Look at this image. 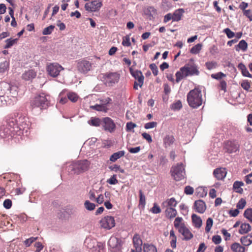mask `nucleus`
<instances>
[{"label":"nucleus","mask_w":252,"mask_h":252,"mask_svg":"<svg viewBox=\"0 0 252 252\" xmlns=\"http://www.w3.org/2000/svg\"><path fill=\"white\" fill-rule=\"evenodd\" d=\"M220 87L221 90L224 92H226L227 83L226 82L223 80H221L220 83Z\"/></svg>","instance_id":"obj_61"},{"label":"nucleus","mask_w":252,"mask_h":252,"mask_svg":"<svg viewBox=\"0 0 252 252\" xmlns=\"http://www.w3.org/2000/svg\"><path fill=\"white\" fill-rule=\"evenodd\" d=\"M221 232L224 236V239L225 241H227L230 239L231 235L230 234L227 232V230L222 229L221 230Z\"/></svg>","instance_id":"obj_62"},{"label":"nucleus","mask_w":252,"mask_h":252,"mask_svg":"<svg viewBox=\"0 0 252 252\" xmlns=\"http://www.w3.org/2000/svg\"><path fill=\"white\" fill-rule=\"evenodd\" d=\"M107 182L110 185H115L118 183V180L116 179V176L114 175L110 179L107 180Z\"/></svg>","instance_id":"obj_59"},{"label":"nucleus","mask_w":252,"mask_h":252,"mask_svg":"<svg viewBox=\"0 0 252 252\" xmlns=\"http://www.w3.org/2000/svg\"><path fill=\"white\" fill-rule=\"evenodd\" d=\"M195 194L198 197H203L207 194V190L203 187H198L196 189Z\"/></svg>","instance_id":"obj_32"},{"label":"nucleus","mask_w":252,"mask_h":252,"mask_svg":"<svg viewBox=\"0 0 252 252\" xmlns=\"http://www.w3.org/2000/svg\"><path fill=\"white\" fill-rule=\"evenodd\" d=\"M67 97L69 100L73 102H75L78 99L77 95L74 93H69L67 94Z\"/></svg>","instance_id":"obj_43"},{"label":"nucleus","mask_w":252,"mask_h":252,"mask_svg":"<svg viewBox=\"0 0 252 252\" xmlns=\"http://www.w3.org/2000/svg\"><path fill=\"white\" fill-rule=\"evenodd\" d=\"M36 76V73L32 70H29L22 75V78L25 80H30Z\"/></svg>","instance_id":"obj_24"},{"label":"nucleus","mask_w":252,"mask_h":252,"mask_svg":"<svg viewBox=\"0 0 252 252\" xmlns=\"http://www.w3.org/2000/svg\"><path fill=\"white\" fill-rule=\"evenodd\" d=\"M115 221H100L101 228L105 230L111 229L115 226Z\"/></svg>","instance_id":"obj_25"},{"label":"nucleus","mask_w":252,"mask_h":252,"mask_svg":"<svg viewBox=\"0 0 252 252\" xmlns=\"http://www.w3.org/2000/svg\"><path fill=\"white\" fill-rule=\"evenodd\" d=\"M125 152L124 151H120L116 153H114L113 154L111 155L110 158V160L112 162H115L118 159L122 157L125 155Z\"/></svg>","instance_id":"obj_28"},{"label":"nucleus","mask_w":252,"mask_h":252,"mask_svg":"<svg viewBox=\"0 0 252 252\" xmlns=\"http://www.w3.org/2000/svg\"><path fill=\"white\" fill-rule=\"evenodd\" d=\"M84 245L92 252H103L104 248V245L103 243L98 242L95 239L90 237L85 239Z\"/></svg>","instance_id":"obj_4"},{"label":"nucleus","mask_w":252,"mask_h":252,"mask_svg":"<svg viewBox=\"0 0 252 252\" xmlns=\"http://www.w3.org/2000/svg\"><path fill=\"white\" fill-rule=\"evenodd\" d=\"M174 227L178 230L179 232L183 235L185 240H188L192 238V234L184 224H179V223H174Z\"/></svg>","instance_id":"obj_8"},{"label":"nucleus","mask_w":252,"mask_h":252,"mask_svg":"<svg viewBox=\"0 0 252 252\" xmlns=\"http://www.w3.org/2000/svg\"><path fill=\"white\" fill-rule=\"evenodd\" d=\"M200 72L196 64H187L181 68L180 70L176 72V81L179 82L184 77L188 76H198Z\"/></svg>","instance_id":"obj_2"},{"label":"nucleus","mask_w":252,"mask_h":252,"mask_svg":"<svg viewBox=\"0 0 252 252\" xmlns=\"http://www.w3.org/2000/svg\"><path fill=\"white\" fill-rule=\"evenodd\" d=\"M122 45L126 47H129L130 46L131 43L130 42V38L128 35H126L123 37Z\"/></svg>","instance_id":"obj_49"},{"label":"nucleus","mask_w":252,"mask_h":252,"mask_svg":"<svg viewBox=\"0 0 252 252\" xmlns=\"http://www.w3.org/2000/svg\"><path fill=\"white\" fill-rule=\"evenodd\" d=\"M85 208L89 211L94 210L95 207L94 203L90 202L89 200H86L84 203Z\"/></svg>","instance_id":"obj_42"},{"label":"nucleus","mask_w":252,"mask_h":252,"mask_svg":"<svg viewBox=\"0 0 252 252\" xmlns=\"http://www.w3.org/2000/svg\"><path fill=\"white\" fill-rule=\"evenodd\" d=\"M212 241L215 244L218 245V244H220L221 241V237L218 235H214L212 237Z\"/></svg>","instance_id":"obj_58"},{"label":"nucleus","mask_w":252,"mask_h":252,"mask_svg":"<svg viewBox=\"0 0 252 252\" xmlns=\"http://www.w3.org/2000/svg\"><path fill=\"white\" fill-rule=\"evenodd\" d=\"M37 239V237H31L29 239H26L24 243L26 247H29L30 245L33 243L35 241H36Z\"/></svg>","instance_id":"obj_48"},{"label":"nucleus","mask_w":252,"mask_h":252,"mask_svg":"<svg viewBox=\"0 0 252 252\" xmlns=\"http://www.w3.org/2000/svg\"><path fill=\"white\" fill-rule=\"evenodd\" d=\"M185 193L187 195L192 194L194 192V189L190 186H187L185 188Z\"/></svg>","instance_id":"obj_56"},{"label":"nucleus","mask_w":252,"mask_h":252,"mask_svg":"<svg viewBox=\"0 0 252 252\" xmlns=\"http://www.w3.org/2000/svg\"><path fill=\"white\" fill-rule=\"evenodd\" d=\"M9 62L5 61L0 64V73L5 72L9 67Z\"/></svg>","instance_id":"obj_40"},{"label":"nucleus","mask_w":252,"mask_h":252,"mask_svg":"<svg viewBox=\"0 0 252 252\" xmlns=\"http://www.w3.org/2000/svg\"><path fill=\"white\" fill-rule=\"evenodd\" d=\"M122 243V240L119 236L117 235H113L108 241L109 249L112 252H116L121 249Z\"/></svg>","instance_id":"obj_6"},{"label":"nucleus","mask_w":252,"mask_h":252,"mask_svg":"<svg viewBox=\"0 0 252 252\" xmlns=\"http://www.w3.org/2000/svg\"><path fill=\"white\" fill-rule=\"evenodd\" d=\"M150 68L152 71L153 74L155 76H157L158 74V70L157 66L155 63H152L150 65Z\"/></svg>","instance_id":"obj_57"},{"label":"nucleus","mask_w":252,"mask_h":252,"mask_svg":"<svg viewBox=\"0 0 252 252\" xmlns=\"http://www.w3.org/2000/svg\"><path fill=\"white\" fill-rule=\"evenodd\" d=\"M194 207L196 211L200 213H203L206 210L205 203L201 200L195 201Z\"/></svg>","instance_id":"obj_19"},{"label":"nucleus","mask_w":252,"mask_h":252,"mask_svg":"<svg viewBox=\"0 0 252 252\" xmlns=\"http://www.w3.org/2000/svg\"><path fill=\"white\" fill-rule=\"evenodd\" d=\"M162 209L165 211V216L168 219L173 217V197L167 199L162 203Z\"/></svg>","instance_id":"obj_7"},{"label":"nucleus","mask_w":252,"mask_h":252,"mask_svg":"<svg viewBox=\"0 0 252 252\" xmlns=\"http://www.w3.org/2000/svg\"><path fill=\"white\" fill-rule=\"evenodd\" d=\"M185 171L183 163L178 164L174 167V180L180 181L185 178Z\"/></svg>","instance_id":"obj_12"},{"label":"nucleus","mask_w":252,"mask_h":252,"mask_svg":"<svg viewBox=\"0 0 252 252\" xmlns=\"http://www.w3.org/2000/svg\"><path fill=\"white\" fill-rule=\"evenodd\" d=\"M142 136L149 143H151L152 142V138L151 136L147 133L144 132L142 134Z\"/></svg>","instance_id":"obj_64"},{"label":"nucleus","mask_w":252,"mask_h":252,"mask_svg":"<svg viewBox=\"0 0 252 252\" xmlns=\"http://www.w3.org/2000/svg\"><path fill=\"white\" fill-rule=\"evenodd\" d=\"M130 72L132 76L137 80L139 83V86L141 87L144 83V77L140 70H133L131 68L129 69Z\"/></svg>","instance_id":"obj_15"},{"label":"nucleus","mask_w":252,"mask_h":252,"mask_svg":"<svg viewBox=\"0 0 252 252\" xmlns=\"http://www.w3.org/2000/svg\"><path fill=\"white\" fill-rule=\"evenodd\" d=\"M248 48V44L244 40H241L238 44L235 46V50L237 51H239L240 50L245 51Z\"/></svg>","instance_id":"obj_27"},{"label":"nucleus","mask_w":252,"mask_h":252,"mask_svg":"<svg viewBox=\"0 0 252 252\" xmlns=\"http://www.w3.org/2000/svg\"><path fill=\"white\" fill-rule=\"evenodd\" d=\"M184 12V9L183 8H179L175 10L174 11V21H180Z\"/></svg>","instance_id":"obj_33"},{"label":"nucleus","mask_w":252,"mask_h":252,"mask_svg":"<svg viewBox=\"0 0 252 252\" xmlns=\"http://www.w3.org/2000/svg\"><path fill=\"white\" fill-rule=\"evenodd\" d=\"M139 192L140 197L139 206L144 208L146 204L145 196L141 190H140Z\"/></svg>","instance_id":"obj_37"},{"label":"nucleus","mask_w":252,"mask_h":252,"mask_svg":"<svg viewBox=\"0 0 252 252\" xmlns=\"http://www.w3.org/2000/svg\"><path fill=\"white\" fill-rule=\"evenodd\" d=\"M89 161L87 160H84L70 164L68 166V169L74 174H78L87 171L89 168Z\"/></svg>","instance_id":"obj_5"},{"label":"nucleus","mask_w":252,"mask_h":252,"mask_svg":"<svg viewBox=\"0 0 252 252\" xmlns=\"http://www.w3.org/2000/svg\"><path fill=\"white\" fill-rule=\"evenodd\" d=\"M163 144L165 148L171 149L173 144V136L172 135H166L163 139Z\"/></svg>","instance_id":"obj_20"},{"label":"nucleus","mask_w":252,"mask_h":252,"mask_svg":"<svg viewBox=\"0 0 252 252\" xmlns=\"http://www.w3.org/2000/svg\"><path fill=\"white\" fill-rule=\"evenodd\" d=\"M241 87L246 91H249L250 87V83L248 80H244L241 84Z\"/></svg>","instance_id":"obj_54"},{"label":"nucleus","mask_w":252,"mask_h":252,"mask_svg":"<svg viewBox=\"0 0 252 252\" xmlns=\"http://www.w3.org/2000/svg\"><path fill=\"white\" fill-rule=\"evenodd\" d=\"M102 126L104 130L112 133L116 129V125L114 121L109 117H105L102 119Z\"/></svg>","instance_id":"obj_10"},{"label":"nucleus","mask_w":252,"mask_h":252,"mask_svg":"<svg viewBox=\"0 0 252 252\" xmlns=\"http://www.w3.org/2000/svg\"><path fill=\"white\" fill-rule=\"evenodd\" d=\"M226 173L225 168H217L213 172L214 176L219 180L223 179L225 177Z\"/></svg>","instance_id":"obj_17"},{"label":"nucleus","mask_w":252,"mask_h":252,"mask_svg":"<svg viewBox=\"0 0 252 252\" xmlns=\"http://www.w3.org/2000/svg\"><path fill=\"white\" fill-rule=\"evenodd\" d=\"M246 204V200L243 198H241L237 204V208L238 209H243L245 207Z\"/></svg>","instance_id":"obj_50"},{"label":"nucleus","mask_w":252,"mask_h":252,"mask_svg":"<svg viewBox=\"0 0 252 252\" xmlns=\"http://www.w3.org/2000/svg\"><path fill=\"white\" fill-rule=\"evenodd\" d=\"M211 77L216 80H220L222 78L226 76V75L221 72H218L215 74H212Z\"/></svg>","instance_id":"obj_45"},{"label":"nucleus","mask_w":252,"mask_h":252,"mask_svg":"<svg viewBox=\"0 0 252 252\" xmlns=\"http://www.w3.org/2000/svg\"><path fill=\"white\" fill-rule=\"evenodd\" d=\"M202 45L200 43L197 44L195 46H193L190 50V52L193 54H197L201 50Z\"/></svg>","instance_id":"obj_38"},{"label":"nucleus","mask_w":252,"mask_h":252,"mask_svg":"<svg viewBox=\"0 0 252 252\" xmlns=\"http://www.w3.org/2000/svg\"><path fill=\"white\" fill-rule=\"evenodd\" d=\"M88 123L90 125L94 126H99L100 125H102V122L98 118L92 117L91 119L88 121Z\"/></svg>","instance_id":"obj_26"},{"label":"nucleus","mask_w":252,"mask_h":252,"mask_svg":"<svg viewBox=\"0 0 252 252\" xmlns=\"http://www.w3.org/2000/svg\"><path fill=\"white\" fill-rule=\"evenodd\" d=\"M77 214L76 209L72 206H67L63 211V218L68 220Z\"/></svg>","instance_id":"obj_16"},{"label":"nucleus","mask_w":252,"mask_h":252,"mask_svg":"<svg viewBox=\"0 0 252 252\" xmlns=\"http://www.w3.org/2000/svg\"><path fill=\"white\" fill-rule=\"evenodd\" d=\"M3 204L5 208L9 209L12 206V201L10 199H7L4 201Z\"/></svg>","instance_id":"obj_60"},{"label":"nucleus","mask_w":252,"mask_h":252,"mask_svg":"<svg viewBox=\"0 0 252 252\" xmlns=\"http://www.w3.org/2000/svg\"><path fill=\"white\" fill-rule=\"evenodd\" d=\"M187 101L192 108L199 107L203 103L201 91L196 88L190 90L187 94Z\"/></svg>","instance_id":"obj_1"},{"label":"nucleus","mask_w":252,"mask_h":252,"mask_svg":"<svg viewBox=\"0 0 252 252\" xmlns=\"http://www.w3.org/2000/svg\"><path fill=\"white\" fill-rule=\"evenodd\" d=\"M92 63L87 60H81L78 62L77 68L79 72L83 73H87L91 70Z\"/></svg>","instance_id":"obj_14"},{"label":"nucleus","mask_w":252,"mask_h":252,"mask_svg":"<svg viewBox=\"0 0 252 252\" xmlns=\"http://www.w3.org/2000/svg\"><path fill=\"white\" fill-rule=\"evenodd\" d=\"M10 85L5 82L0 83V98L3 97L5 93L9 91Z\"/></svg>","instance_id":"obj_23"},{"label":"nucleus","mask_w":252,"mask_h":252,"mask_svg":"<svg viewBox=\"0 0 252 252\" xmlns=\"http://www.w3.org/2000/svg\"><path fill=\"white\" fill-rule=\"evenodd\" d=\"M49 101L44 94H41L35 96L31 101L32 108H39L40 109H45L49 106Z\"/></svg>","instance_id":"obj_3"},{"label":"nucleus","mask_w":252,"mask_h":252,"mask_svg":"<svg viewBox=\"0 0 252 252\" xmlns=\"http://www.w3.org/2000/svg\"><path fill=\"white\" fill-rule=\"evenodd\" d=\"M226 147L228 152L230 153H235L238 150V145L232 141L228 142Z\"/></svg>","instance_id":"obj_21"},{"label":"nucleus","mask_w":252,"mask_h":252,"mask_svg":"<svg viewBox=\"0 0 252 252\" xmlns=\"http://www.w3.org/2000/svg\"><path fill=\"white\" fill-rule=\"evenodd\" d=\"M206 67L208 70H212L215 69L218 67V63L217 62L212 61V62H207L205 64Z\"/></svg>","instance_id":"obj_39"},{"label":"nucleus","mask_w":252,"mask_h":252,"mask_svg":"<svg viewBox=\"0 0 252 252\" xmlns=\"http://www.w3.org/2000/svg\"><path fill=\"white\" fill-rule=\"evenodd\" d=\"M144 252H157L156 247L153 245L144 244L143 246Z\"/></svg>","instance_id":"obj_35"},{"label":"nucleus","mask_w":252,"mask_h":252,"mask_svg":"<svg viewBox=\"0 0 252 252\" xmlns=\"http://www.w3.org/2000/svg\"><path fill=\"white\" fill-rule=\"evenodd\" d=\"M251 229V226L249 223L244 222L242 223L241 225L240 229H239V232L241 234L247 233Z\"/></svg>","instance_id":"obj_34"},{"label":"nucleus","mask_w":252,"mask_h":252,"mask_svg":"<svg viewBox=\"0 0 252 252\" xmlns=\"http://www.w3.org/2000/svg\"><path fill=\"white\" fill-rule=\"evenodd\" d=\"M90 108L98 111H106V108L104 105L96 104L93 106H91Z\"/></svg>","instance_id":"obj_41"},{"label":"nucleus","mask_w":252,"mask_h":252,"mask_svg":"<svg viewBox=\"0 0 252 252\" xmlns=\"http://www.w3.org/2000/svg\"><path fill=\"white\" fill-rule=\"evenodd\" d=\"M13 219L18 220H26L28 219V216L25 214L15 215L13 217Z\"/></svg>","instance_id":"obj_52"},{"label":"nucleus","mask_w":252,"mask_h":252,"mask_svg":"<svg viewBox=\"0 0 252 252\" xmlns=\"http://www.w3.org/2000/svg\"><path fill=\"white\" fill-rule=\"evenodd\" d=\"M238 68L241 70V73L244 76L252 78V75L249 73L246 66L243 63H240L238 65Z\"/></svg>","instance_id":"obj_22"},{"label":"nucleus","mask_w":252,"mask_h":252,"mask_svg":"<svg viewBox=\"0 0 252 252\" xmlns=\"http://www.w3.org/2000/svg\"><path fill=\"white\" fill-rule=\"evenodd\" d=\"M241 242L244 246H249L252 243V235H247L242 237L241 239Z\"/></svg>","instance_id":"obj_31"},{"label":"nucleus","mask_w":252,"mask_h":252,"mask_svg":"<svg viewBox=\"0 0 252 252\" xmlns=\"http://www.w3.org/2000/svg\"><path fill=\"white\" fill-rule=\"evenodd\" d=\"M141 150V148L140 146L134 147V148H129L128 149V151L132 154H136L138 153Z\"/></svg>","instance_id":"obj_63"},{"label":"nucleus","mask_w":252,"mask_h":252,"mask_svg":"<svg viewBox=\"0 0 252 252\" xmlns=\"http://www.w3.org/2000/svg\"><path fill=\"white\" fill-rule=\"evenodd\" d=\"M102 5L101 1L99 0H94L91 2L86 3L85 5V8L87 11L95 12L98 11Z\"/></svg>","instance_id":"obj_13"},{"label":"nucleus","mask_w":252,"mask_h":252,"mask_svg":"<svg viewBox=\"0 0 252 252\" xmlns=\"http://www.w3.org/2000/svg\"><path fill=\"white\" fill-rule=\"evenodd\" d=\"M18 40V38L12 39V38H8L5 40L6 45L4 46L5 49H8L12 46L14 44H16Z\"/></svg>","instance_id":"obj_36"},{"label":"nucleus","mask_w":252,"mask_h":252,"mask_svg":"<svg viewBox=\"0 0 252 252\" xmlns=\"http://www.w3.org/2000/svg\"><path fill=\"white\" fill-rule=\"evenodd\" d=\"M136 126H137V125L135 124H134L131 122H128L126 124V130L127 131H132V130L134 128L136 127Z\"/></svg>","instance_id":"obj_55"},{"label":"nucleus","mask_w":252,"mask_h":252,"mask_svg":"<svg viewBox=\"0 0 252 252\" xmlns=\"http://www.w3.org/2000/svg\"><path fill=\"white\" fill-rule=\"evenodd\" d=\"M244 215L249 220H252V208L246 210Z\"/></svg>","instance_id":"obj_47"},{"label":"nucleus","mask_w":252,"mask_h":252,"mask_svg":"<svg viewBox=\"0 0 252 252\" xmlns=\"http://www.w3.org/2000/svg\"><path fill=\"white\" fill-rule=\"evenodd\" d=\"M150 211L153 214H158L161 212V209L157 203H154L153 207L150 209Z\"/></svg>","instance_id":"obj_44"},{"label":"nucleus","mask_w":252,"mask_h":252,"mask_svg":"<svg viewBox=\"0 0 252 252\" xmlns=\"http://www.w3.org/2000/svg\"><path fill=\"white\" fill-rule=\"evenodd\" d=\"M55 26L53 25H50L49 27L45 28L42 32V34L43 35L50 34L52 33V31L53 30Z\"/></svg>","instance_id":"obj_46"},{"label":"nucleus","mask_w":252,"mask_h":252,"mask_svg":"<svg viewBox=\"0 0 252 252\" xmlns=\"http://www.w3.org/2000/svg\"><path fill=\"white\" fill-rule=\"evenodd\" d=\"M133 243L135 249L137 252H142V241L138 235H134L133 238Z\"/></svg>","instance_id":"obj_18"},{"label":"nucleus","mask_w":252,"mask_h":252,"mask_svg":"<svg viewBox=\"0 0 252 252\" xmlns=\"http://www.w3.org/2000/svg\"><path fill=\"white\" fill-rule=\"evenodd\" d=\"M244 185V184L242 182L235 181L233 184V188L236 192L242 193L243 189L241 187Z\"/></svg>","instance_id":"obj_30"},{"label":"nucleus","mask_w":252,"mask_h":252,"mask_svg":"<svg viewBox=\"0 0 252 252\" xmlns=\"http://www.w3.org/2000/svg\"><path fill=\"white\" fill-rule=\"evenodd\" d=\"M157 125H158V123L156 122H151L147 123L145 124L144 128L145 129L153 128L155 127H156Z\"/></svg>","instance_id":"obj_53"},{"label":"nucleus","mask_w":252,"mask_h":252,"mask_svg":"<svg viewBox=\"0 0 252 252\" xmlns=\"http://www.w3.org/2000/svg\"><path fill=\"white\" fill-rule=\"evenodd\" d=\"M234 252H245V248L238 243H234L231 246Z\"/></svg>","instance_id":"obj_29"},{"label":"nucleus","mask_w":252,"mask_h":252,"mask_svg":"<svg viewBox=\"0 0 252 252\" xmlns=\"http://www.w3.org/2000/svg\"><path fill=\"white\" fill-rule=\"evenodd\" d=\"M62 70H63V68L57 63H51L47 66L48 73L53 77L58 76Z\"/></svg>","instance_id":"obj_9"},{"label":"nucleus","mask_w":252,"mask_h":252,"mask_svg":"<svg viewBox=\"0 0 252 252\" xmlns=\"http://www.w3.org/2000/svg\"><path fill=\"white\" fill-rule=\"evenodd\" d=\"M103 76L106 81V84L109 86H112L118 82L120 78V75L116 72L107 73Z\"/></svg>","instance_id":"obj_11"},{"label":"nucleus","mask_w":252,"mask_h":252,"mask_svg":"<svg viewBox=\"0 0 252 252\" xmlns=\"http://www.w3.org/2000/svg\"><path fill=\"white\" fill-rule=\"evenodd\" d=\"M223 32L226 34L228 38H231L235 36L234 32L231 31L229 28L224 29Z\"/></svg>","instance_id":"obj_51"}]
</instances>
